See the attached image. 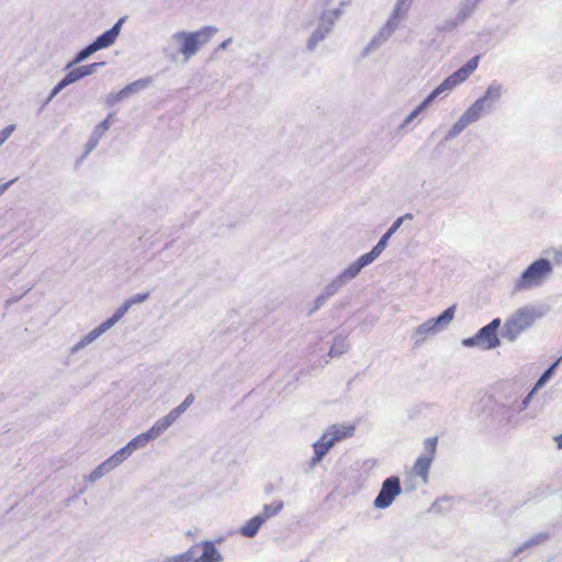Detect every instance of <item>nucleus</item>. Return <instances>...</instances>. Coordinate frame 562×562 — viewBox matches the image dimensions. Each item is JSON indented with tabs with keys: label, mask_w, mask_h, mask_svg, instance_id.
<instances>
[{
	"label": "nucleus",
	"mask_w": 562,
	"mask_h": 562,
	"mask_svg": "<svg viewBox=\"0 0 562 562\" xmlns=\"http://www.w3.org/2000/svg\"><path fill=\"white\" fill-rule=\"evenodd\" d=\"M553 274V265L548 258L532 261L514 281L513 293H519L541 286Z\"/></svg>",
	"instance_id": "1"
},
{
	"label": "nucleus",
	"mask_w": 562,
	"mask_h": 562,
	"mask_svg": "<svg viewBox=\"0 0 562 562\" xmlns=\"http://www.w3.org/2000/svg\"><path fill=\"white\" fill-rule=\"evenodd\" d=\"M217 32V27L210 25L203 26L202 29L194 32H176L171 35L170 40L180 44L179 52L183 55L184 61H188Z\"/></svg>",
	"instance_id": "2"
},
{
	"label": "nucleus",
	"mask_w": 562,
	"mask_h": 562,
	"mask_svg": "<svg viewBox=\"0 0 562 562\" xmlns=\"http://www.w3.org/2000/svg\"><path fill=\"white\" fill-rule=\"evenodd\" d=\"M540 316L535 307L524 306L516 310L504 323L501 336L508 342H515L527 329L532 327Z\"/></svg>",
	"instance_id": "3"
},
{
	"label": "nucleus",
	"mask_w": 562,
	"mask_h": 562,
	"mask_svg": "<svg viewBox=\"0 0 562 562\" xmlns=\"http://www.w3.org/2000/svg\"><path fill=\"white\" fill-rule=\"evenodd\" d=\"M502 319L496 317L488 324L481 327L475 335L462 339L461 344L465 348L477 347L481 350H492L501 346L499 329Z\"/></svg>",
	"instance_id": "4"
},
{
	"label": "nucleus",
	"mask_w": 562,
	"mask_h": 562,
	"mask_svg": "<svg viewBox=\"0 0 562 562\" xmlns=\"http://www.w3.org/2000/svg\"><path fill=\"white\" fill-rule=\"evenodd\" d=\"M456 306H449L437 317H432L417 326L412 335L416 346L422 345L428 337L435 336L445 329L454 317Z\"/></svg>",
	"instance_id": "5"
},
{
	"label": "nucleus",
	"mask_w": 562,
	"mask_h": 562,
	"mask_svg": "<svg viewBox=\"0 0 562 562\" xmlns=\"http://www.w3.org/2000/svg\"><path fill=\"white\" fill-rule=\"evenodd\" d=\"M341 9L325 10L322 12L317 26L306 42L308 52H314L317 45L323 42L333 31L335 23L340 18Z\"/></svg>",
	"instance_id": "6"
},
{
	"label": "nucleus",
	"mask_w": 562,
	"mask_h": 562,
	"mask_svg": "<svg viewBox=\"0 0 562 562\" xmlns=\"http://www.w3.org/2000/svg\"><path fill=\"white\" fill-rule=\"evenodd\" d=\"M401 493L402 486L400 477L396 475L386 477L382 482L381 490L373 501L374 508L385 509L390 507Z\"/></svg>",
	"instance_id": "7"
},
{
	"label": "nucleus",
	"mask_w": 562,
	"mask_h": 562,
	"mask_svg": "<svg viewBox=\"0 0 562 562\" xmlns=\"http://www.w3.org/2000/svg\"><path fill=\"white\" fill-rule=\"evenodd\" d=\"M187 551H192L190 562H222L223 555L211 540H204L195 543Z\"/></svg>",
	"instance_id": "8"
},
{
	"label": "nucleus",
	"mask_w": 562,
	"mask_h": 562,
	"mask_svg": "<svg viewBox=\"0 0 562 562\" xmlns=\"http://www.w3.org/2000/svg\"><path fill=\"white\" fill-rule=\"evenodd\" d=\"M397 29L396 24H393L392 21H386L385 24L380 29L378 34H375L369 44L363 48L361 56L367 57L371 53L379 49L395 32Z\"/></svg>",
	"instance_id": "9"
},
{
	"label": "nucleus",
	"mask_w": 562,
	"mask_h": 562,
	"mask_svg": "<svg viewBox=\"0 0 562 562\" xmlns=\"http://www.w3.org/2000/svg\"><path fill=\"white\" fill-rule=\"evenodd\" d=\"M125 18L119 19L111 29L106 30L102 34L98 35L92 42L98 50L112 46L121 33L122 25Z\"/></svg>",
	"instance_id": "10"
},
{
	"label": "nucleus",
	"mask_w": 562,
	"mask_h": 562,
	"mask_svg": "<svg viewBox=\"0 0 562 562\" xmlns=\"http://www.w3.org/2000/svg\"><path fill=\"white\" fill-rule=\"evenodd\" d=\"M166 429L164 426L157 420L146 432H143L136 437H134L127 446L134 452L138 448L146 446L150 440L158 438L161 434H164Z\"/></svg>",
	"instance_id": "11"
},
{
	"label": "nucleus",
	"mask_w": 562,
	"mask_h": 562,
	"mask_svg": "<svg viewBox=\"0 0 562 562\" xmlns=\"http://www.w3.org/2000/svg\"><path fill=\"white\" fill-rule=\"evenodd\" d=\"M334 446L333 439H330L325 431L322 437L313 443L314 456L311 460V464L315 465L319 463Z\"/></svg>",
	"instance_id": "12"
},
{
	"label": "nucleus",
	"mask_w": 562,
	"mask_h": 562,
	"mask_svg": "<svg viewBox=\"0 0 562 562\" xmlns=\"http://www.w3.org/2000/svg\"><path fill=\"white\" fill-rule=\"evenodd\" d=\"M493 109H491L485 101H483L481 98H479L473 104H471L465 112L462 114L467 121L472 124L476 121H479L482 116L485 114L492 112Z\"/></svg>",
	"instance_id": "13"
},
{
	"label": "nucleus",
	"mask_w": 562,
	"mask_h": 562,
	"mask_svg": "<svg viewBox=\"0 0 562 562\" xmlns=\"http://www.w3.org/2000/svg\"><path fill=\"white\" fill-rule=\"evenodd\" d=\"M110 327L102 322L100 325H98L94 329H92L90 333H88L85 337H82L72 348L71 352L76 353L79 350L86 348L88 345L93 342L97 338H99L101 335H103L106 330H109Z\"/></svg>",
	"instance_id": "14"
},
{
	"label": "nucleus",
	"mask_w": 562,
	"mask_h": 562,
	"mask_svg": "<svg viewBox=\"0 0 562 562\" xmlns=\"http://www.w3.org/2000/svg\"><path fill=\"white\" fill-rule=\"evenodd\" d=\"M110 327L102 322L100 325H98L94 329H92L90 333H88L85 337H82L72 348L71 352L76 353L79 350L86 348L88 345L93 342L97 338H99L101 335H103L106 330H109Z\"/></svg>",
	"instance_id": "15"
},
{
	"label": "nucleus",
	"mask_w": 562,
	"mask_h": 562,
	"mask_svg": "<svg viewBox=\"0 0 562 562\" xmlns=\"http://www.w3.org/2000/svg\"><path fill=\"white\" fill-rule=\"evenodd\" d=\"M111 116H112V114H109L105 120L100 122L94 127L89 140L86 144V154L90 153L91 150H93L97 147L101 136L110 128Z\"/></svg>",
	"instance_id": "16"
},
{
	"label": "nucleus",
	"mask_w": 562,
	"mask_h": 562,
	"mask_svg": "<svg viewBox=\"0 0 562 562\" xmlns=\"http://www.w3.org/2000/svg\"><path fill=\"white\" fill-rule=\"evenodd\" d=\"M504 91L502 83L493 81L486 89L485 93L481 97L483 101L491 108L495 109L496 103L501 100Z\"/></svg>",
	"instance_id": "17"
},
{
	"label": "nucleus",
	"mask_w": 562,
	"mask_h": 562,
	"mask_svg": "<svg viewBox=\"0 0 562 562\" xmlns=\"http://www.w3.org/2000/svg\"><path fill=\"white\" fill-rule=\"evenodd\" d=\"M353 432V426H345L339 424L333 425L326 430V434L330 439H333L334 445L342 439L351 437Z\"/></svg>",
	"instance_id": "18"
},
{
	"label": "nucleus",
	"mask_w": 562,
	"mask_h": 562,
	"mask_svg": "<svg viewBox=\"0 0 562 562\" xmlns=\"http://www.w3.org/2000/svg\"><path fill=\"white\" fill-rule=\"evenodd\" d=\"M379 256L380 254L372 248L369 252L361 255L356 261L350 263L348 268L358 276L364 267L372 263Z\"/></svg>",
	"instance_id": "19"
},
{
	"label": "nucleus",
	"mask_w": 562,
	"mask_h": 562,
	"mask_svg": "<svg viewBox=\"0 0 562 562\" xmlns=\"http://www.w3.org/2000/svg\"><path fill=\"white\" fill-rule=\"evenodd\" d=\"M432 462V457L427 454L419 456L413 467V471L417 476H420L426 483L428 479L429 469Z\"/></svg>",
	"instance_id": "20"
},
{
	"label": "nucleus",
	"mask_w": 562,
	"mask_h": 562,
	"mask_svg": "<svg viewBox=\"0 0 562 562\" xmlns=\"http://www.w3.org/2000/svg\"><path fill=\"white\" fill-rule=\"evenodd\" d=\"M263 524V518H261L259 515H256L250 518L243 527H240L239 533L246 538H254L257 536L260 527Z\"/></svg>",
	"instance_id": "21"
},
{
	"label": "nucleus",
	"mask_w": 562,
	"mask_h": 562,
	"mask_svg": "<svg viewBox=\"0 0 562 562\" xmlns=\"http://www.w3.org/2000/svg\"><path fill=\"white\" fill-rule=\"evenodd\" d=\"M350 345L346 336L338 335L334 338V342L328 351V356L331 358L340 357L348 352Z\"/></svg>",
	"instance_id": "22"
},
{
	"label": "nucleus",
	"mask_w": 562,
	"mask_h": 562,
	"mask_svg": "<svg viewBox=\"0 0 562 562\" xmlns=\"http://www.w3.org/2000/svg\"><path fill=\"white\" fill-rule=\"evenodd\" d=\"M189 408L186 404L181 403L177 407L172 408L166 416L159 418V423L164 426V428L167 430L169 427H171L177 419Z\"/></svg>",
	"instance_id": "23"
},
{
	"label": "nucleus",
	"mask_w": 562,
	"mask_h": 562,
	"mask_svg": "<svg viewBox=\"0 0 562 562\" xmlns=\"http://www.w3.org/2000/svg\"><path fill=\"white\" fill-rule=\"evenodd\" d=\"M412 2L413 0H397L393 9V12L387 19V21H392L393 24H396V26H398L401 19L405 15Z\"/></svg>",
	"instance_id": "24"
},
{
	"label": "nucleus",
	"mask_w": 562,
	"mask_h": 562,
	"mask_svg": "<svg viewBox=\"0 0 562 562\" xmlns=\"http://www.w3.org/2000/svg\"><path fill=\"white\" fill-rule=\"evenodd\" d=\"M412 2L413 0H397L393 9V12L387 19V21H392L393 24H396V26H398L401 19L405 15Z\"/></svg>",
	"instance_id": "25"
},
{
	"label": "nucleus",
	"mask_w": 562,
	"mask_h": 562,
	"mask_svg": "<svg viewBox=\"0 0 562 562\" xmlns=\"http://www.w3.org/2000/svg\"><path fill=\"white\" fill-rule=\"evenodd\" d=\"M95 52H98L97 47L93 45V43H90L75 55L74 59L66 65V69L68 70L75 65L87 60Z\"/></svg>",
	"instance_id": "26"
},
{
	"label": "nucleus",
	"mask_w": 562,
	"mask_h": 562,
	"mask_svg": "<svg viewBox=\"0 0 562 562\" xmlns=\"http://www.w3.org/2000/svg\"><path fill=\"white\" fill-rule=\"evenodd\" d=\"M151 82V77L140 78L132 83L126 85L123 88L124 94H126V97L128 98L130 95L146 89Z\"/></svg>",
	"instance_id": "27"
},
{
	"label": "nucleus",
	"mask_w": 562,
	"mask_h": 562,
	"mask_svg": "<svg viewBox=\"0 0 562 562\" xmlns=\"http://www.w3.org/2000/svg\"><path fill=\"white\" fill-rule=\"evenodd\" d=\"M470 123L467 121V119L461 115L459 120L452 125V127L447 132V134L443 137V142L447 143L453 138H456L460 133H462Z\"/></svg>",
	"instance_id": "28"
},
{
	"label": "nucleus",
	"mask_w": 562,
	"mask_h": 562,
	"mask_svg": "<svg viewBox=\"0 0 562 562\" xmlns=\"http://www.w3.org/2000/svg\"><path fill=\"white\" fill-rule=\"evenodd\" d=\"M551 539V532L549 531H541L532 535L530 538H528L525 543V548L531 549L538 546L544 544L547 541Z\"/></svg>",
	"instance_id": "29"
},
{
	"label": "nucleus",
	"mask_w": 562,
	"mask_h": 562,
	"mask_svg": "<svg viewBox=\"0 0 562 562\" xmlns=\"http://www.w3.org/2000/svg\"><path fill=\"white\" fill-rule=\"evenodd\" d=\"M562 361V356L560 358H558L554 362H552L544 371L543 373L540 375V378L538 379V381L536 382L535 384V389H540L542 387L553 375L554 371L557 370V368L559 367V364L561 363Z\"/></svg>",
	"instance_id": "30"
},
{
	"label": "nucleus",
	"mask_w": 562,
	"mask_h": 562,
	"mask_svg": "<svg viewBox=\"0 0 562 562\" xmlns=\"http://www.w3.org/2000/svg\"><path fill=\"white\" fill-rule=\"evenodd\" d=\"M470 76L463 70L461 67L453 71L450 76H448L443 81L449 87V89H453L458 85L465 81Z\"/></svg>",
	"instance_id": "31"
},
{
	"label": "nucleus",
	"mask_w": 562,
	"mask_h": 562,
	"mask_svg": "<svg viewBox=\"0 0 562 562\" xmlns=\"http://www.w3.org/2000/svg\"><path fill=\"white\" fill-rule=\"evenodd\" d=\"M470 76L463 70L461 67L453 71L450 76H448L443 81L449 87V89H453L458 85L465 81Z\"/></svg>",
	"instance_id": "32"
},
{
	"label": "nucleus",
	"mask_w": 562,
	"mask_h": 562,
	"mask_svg": "<svg viewBox=\"0 0 562 562\" xmlns=\"http://www.w3.org/2000/svg\"><path fill=\"white\" fill-rule=\"evenodd\" d=\"M284 504L282 501L274 502L269 505H263L262 513L258 514L263 518L266 522L269 518L277 516L283 508Z\"/></svg>",
	"instance_id": "33"
},
{
	"label": "nucleus",
	"mask_w": 562,
	"mask_h": 562,
	"mask_svg": "<svg viewBox=\"0 0 562 562\" xmlns=\"http://www.w3.org/2000/svg\"><path fill=\"white\" fill-rule=\"evenodd\" d=\"M476 5H477V3L475 1L472 0L471 2H468L465 0V2L461 4V7L456 15L457 22L463 23L468 18H470L472 15V13L474 12Z\"/></svg>",
	"instance_id": "34"
},
{
	"label": "nucleus",
	"mask_w": 562,
	"mask_h": 562,
	"mask_svg": "<svg viewBox=\"0 0 562 562\" xmlns=\"http://www.w3.org/2000/svg\"><path fill=\"white\" fill-rule=\"evenodd\" d=\"M357 276L347 267L344 269L331 282L335 284L338 291L345 286L348 282L353 280Z\"/></svg>",
	"instance_id": "35"
},
{
	"label": "nucleus",
	"mask_w": 562,
	"mask_h": 562,
	"mask_svg": "<svg viewBox=\"0 0 562 562\" xmlns=\"http://www.w3.org/2000/svg\"><path fill=\"white\" fill-rule=\"evenodd\" d=\"M131 308L127 300L113 313L111 317L103 321L110 328L113 327Z\"/></svg>",
	"instance_id": "36"
},
{
	"label": "nucleus",
	"mask_w": 562,
	"mask_h": 562,
	"mask_svg": "<svg viewBox=\"0 0 562 562\" xmlns=\"http://www.w3.org/2000/svg\"><path fill=\"white\" fill-rule=\"evenodd\" d=\"M132 453L133 451L131 450V448L127 445H125L123 448L119 449L114 454H112L109 459L115 467H119Z\"/></svg>",
	"instance_id": "37"
},
{
	"label": "nucleus",
	"mask_w": 562,
	"mask_h": 562,
	"mask_svg": "<svg viewBox=\"0 0 562 562\" xmlns=\"http://www.w3.org/2000/svg\"><path fill=\"white\" fill-rule=\"evenodd\" d=\"M450 90L449 87L442 81L438 87H436L424 100L423 102L428 108L442 92Z\"/></svg>",
	"instance_id": "38"
},
{
	"label": "nucleus",
	"mask_w": 562,
	"mask_h": 562,
	"mask_svg": "<svg viewBox=\"0 0 562 562\" xmlns=\"http://www.w3.org/2000/svg\"><path fill=\"white\" fill-rule=\"evenodd\" d=\"M104 65H105L104 61H98V63H92L89 65L79 66L82 78L94 74L98 70V68H100Z\"/></svg>",
	"instance_id": "39"
},
{
	"label": "nucleus",
	"mask_w": 562,
	"mask_h": 562,
	"mask_svg": "<svg viewBox=\"0 0 562 562\" xmlns=\"http://www.w3.org/2000/svg\"><path fill=\"white\" fill-rule=\"evenodd\" d=\"M427 106L422 101L404 120L402 127L408 125L411 122H413L424 110H426Z\"/></svg>",
	"instance_id": "40"
},
{
	"label": "nucleus",
	"mask_w": 562,
	"mask_h": 562,
	"mask_svg": "<svg viewBox=\"0 0 562 562\" xmlns=\"http://www.w3.org/2000/svg\"><path fill=\"white\" fill-rule=\"evenodd\" d=\"M546 254L552 258V265L561 266L562 265V247L561 248H549L546 250Z\"/></svg>",
	"instance_id": "41"
},
{
	"label": "nucleus",
	"mask_w": 562,
	"mask_h": 562,
	"mask_svg": "<svg viewBox=\"0 0 562 562\" xmlns=\"http://www.w3.org/2000/svg\"><path fill=\"white\" fill-rule=\"evenodd\" d=\"M68 85V82L65 80V78L63 77L56 85L55 87L52 89L47 100H46V103H49L61 90H64Z\"/></svg>",
	"instance_id": "42"
},
{
	"label": "nucleus",
	"mask_w": 562,
	"mask_h": 562,
	"mask_svg": "<svg viewBox=\"0 0 562 562\" xmlns=\"http://www.w3.org/2000/svg\"><path fill=\"white\" fill-rule=\"evenodd\" d=\"M65 80L68 82V85H71L80 79H82V75L80 72V68L76 67L72 68L64 76Z\"/></svg>",
	"instance_id": "43"
},
{
	"label": "nucleus",
	"mask_w": 562,
	"mask_h": 562,
	"mask_svg": "<svg viewBox=\"0 0 562 562\" xmlns=\"http://www.w3.org/2000/svg\"><path fill=\"white\" fill-rule=\"evenodd\" d=\"M127 99L126 94H124L123 89H121L119 92L110 93L106 98V104L109 106H113L114 104Z\"/></svg>",
	"instance_id": "44"
},
{
	"label": "nucleus",
	"mask_w": 562,
	"mask_h": 562,
	"mask_svg": "<svg viewBox=\"0 0 562 562\" xmlns=\"http://www.w3.org/2000/svg\"><path fill=\"white\" fill-rule=\"evenodd\" d=\"M162 54H164L166 59H168L169 61L175 63V61L178 60L179 54H181V53L179 52V49H175L173 47L168 45V46L162 48Z\"/></svg>",
	"instance_id": "45"
},
{
	"label": "nucleus",
	"mask_w": 562,
	"mask_h": 562,
	"mask_svg": "<svg viewBox=\"0 0 562 562\" xmlns=\"http://www.w3.org/2000/svg\"><path fill=\"white\" fill-rule=\"evenodd\" d=\"M480 55L470 58L461 68L470 76L479 66Z\"/></svg>",
	"instance_id": "46"
},
{
	"label": "nucleus",
	"mask_w": 562,
	"mask_h": 562,
	"mask_svg": "<svg viewBox=\"0 0 562 562\" xmlns=\"http://www.w3.org/2000/svg\"><path fill=\"white\" fill-rule=\"evenodd\" d=\"M192 560V551H186L166 559L162 562H190Z\"/></svg>",
	"instance_id": "47"
},
{
	"label": "nucleus",
	"mask_w": 562,
	"mask_h": 562,
	"mask_svg": "<svg viewBox=\"0 0 562 562\" xmlns=\"http://www.w3.org/2000/svg\"><path fill=\"white\" fill-rule=\"evenodd\" d=\"M412 214L407 213L405 214L404 216H400L398 218H396L393 224L389 227V229L386 231L387 234H390L391 236H393L397 229L401 227V225L403 224L404 220L406 218H412Z\"/></svg>",
	"instance_id": "48"
},
{
	"label": "nucleus",
	"mask_w": 562,
	"mask_h": 562,
	"mask_svg": "<svg viewBox=\"0 0 562 562\" xmlns=\"http://www.w3.org/2000/svg\"><path fill=\"white\" fill-rule=\"evenodd\" d=\"M15 128L16 126L14 124H10L0 131V146L7 142V139L12 135Z\"/></svg>",
	"instance_id": "49"
},
{
	"label": "nucleus",
	"mask_w": 562,
	"mask_h": 562,
	"mask_svg": "<svg viewBox=\"0 0 562 562\" xmlns=\"http://www.w3.org/2000/svg\"><path fill=\"white\" fill-rule=\"evenodd\" d=\"M391 237L392 236L385 232L373 248L381 255L386 248Z\"/></svg>",
	"instance_id": "50"
},
{
	"label": "nucleus",
	"mask_w": 562,
	"mask_h": 562,
	"mask_svg": "<svg viewBox=\"0 0 562 562\" xmlns=\"http://www.w3.org/2000/svg\"><path fill=\"white\" fill-rule=\"evenodd\" d=\"M436 446H437V437H429L425 440V449L427 451V456H431L434 458V454L436 452Z\"/></svg>",
	"instance_id": "51"
},
{
	"label": "nucleus",
	"mask_w": 562,
	"mask_h": 562,
	"mask_svg": "<svg viewBox=\"0 0 562 562\" xmlns=\"http://www.w3.org/2000/svg\"><path fill=\"white\" fill-rule=\"evenodd\" d=\"M327 299L321 293L314 301L313 306L308 311V316L313 315L317 310H319L325 303Z\"/></svg>",
	"instance_id": "52"
},
{
	"label": "nucleus",
	"mask_w": 562,
	"mask_h": 562,
	"mask_svg": "<svg viewBox=\"0 0 562 562\" xmlns=\"http://www.w3.org/2000/svg\"><path fill=\"white\" fill-rule=\"evenodd\" d=\"M148 296H149L148 292L137 293V294L131 296L130 299H127V302L132 307L135 304H140V303L145 302L148 299Z\"/></svg>",
	"instance_id": "53"
},
{
	"label": "nucleus",
	"mask_w": 562,
	"mask_h": 562,
	"mask_svg": "<svg viewBox=\"0 0 562 562\" xmlns=\"http://www.w3.org/2000/svg\"><path fill=\"white\" fill-rule=\"evenodd\" d=\"M338 292V289H336L335 284L330 281L324 289L323 295L329 300L331 296H334Z\"/></svg>",
	"instance_id": "54"
},
{
	"label": "nucleus",
	"mask_w": 562,
	"mask_h": 562,
	"mask_svg": "<svg viewBox=\"0 0 562 562\" xmlns=\"http://www.w3.org/2000/svg\"><path fill=\"white\" fill-rule=\"evenodd\" d=\"M100 470L103 472V474H108L112 470H114L116 467L111 462V460L108 458L104 460L101 464L98 465Z\"/></svg>",
	"instance_id": "55"
},
{
	"label": "nucleus",
	"mask_w": 562,
	"mask_h": 562,
	"mask_svg": "<svg viewBox=\"0 0 562 562\" xmlns=\"http://www.w3.org/2000/svg\"><path fill=\"white\" fill-rule=\"evenodd\" d=\"M103 476H104L103 472L100 470V468H99V467H97V468H95V469H94V470L89 474L88 480H89L90 482H92V483H93V482H95V481L100 480V479H101V477H103Z\"/></svg>",
	"instance_id": "56"
},
{
	"label": "nucleus",
	"mask_w": 562,
	"mask_h": 562,
	"mask_svg": "<svg viewBox=\"0 0 562 562\" xmlns=\"http://www.w3.org/2000/svg\"><path fill=\"white\" fill-rule=\"evenodd\" d=\"M537 391V389H532L525 397L524 400L521 401V405H520V411H524L528 407L535 392Z\"/></svg>",
	"instance_id": "57"
},
{
	"label": "nucleus",
	"mask_w": 562,
	"mask_h": 562,
	"mask_svg": "<svg viewBox=\"0 0 562 562\" xmlns=\"http://www.w3.org/2000/svg\"><path fill=\"white\" fill-rule=\"evenodd\" d=\"M16 180L18 178H14L5 183L0 184V195H2Z\"/></svg>",
	"instance_id": "58"
},
{
	"label": "nucleus",
	"mask_w": 562,
	"mask_h": 562,
	"mask_svg": "<svg viewBox=\"0 0 562 562\" xmlns=\"http://www.w3.org/2000/svg\"><path fill=\"white\" fill-rule=\"evenodd\" d=\"M526 550H528V549H527V548H525V543L522 542L518 548H516V549L513 551L512 557H513V558H516V557H518L520 553L525 552Z\"/></svg>",
	"instance_id": "59"
},
{
	"label": "nucleus",
	"mask_w": 562,
	"mask_h": 562,
	"mask_svg": "<svg viewBox=\"0 0 562 562\" xmlns=\"http://www.w3.org/2000/svg\"><path fill=\"white\" fill-rule=\"evenodd\" d=\"M194 400H195L194 395L192 393H190L186 396V398L183 400L182 403L190 407L193 404Z\"/></svg>",
	"instance_id": "60"
},
{
	"label": "nucleus",
	"mask_w": 562,
	"mask_h": 562,
	"mask_svg": "<svg viewBox=\"0 0 562 562\" xmlns=\"http://www.w3.org/2000/svg\"><path fill=\"white\" fill-rule=\"evenodd\" d=\"M231 43H232V38H227V40H225L224 42H222V43L218 45L217 49H218V50L226 49V48H227V46H228Z\"/></svg>",
	"instance_id": "61"
},
{
	"label": "nucleus",
	"mask_w": 562,
	"mask_h": 562,
	"mask_svg": "<svg viewBox=\"0 0 562 562\" xmlns=\"http://www.w3.org/2000/svg\"><path fill=\"white\" fill-rule=\"evenodd\" d=\"M558 449H562V434L554 438Z\"/></svg>",
	"instance_id": "62"
}]
</instances>
